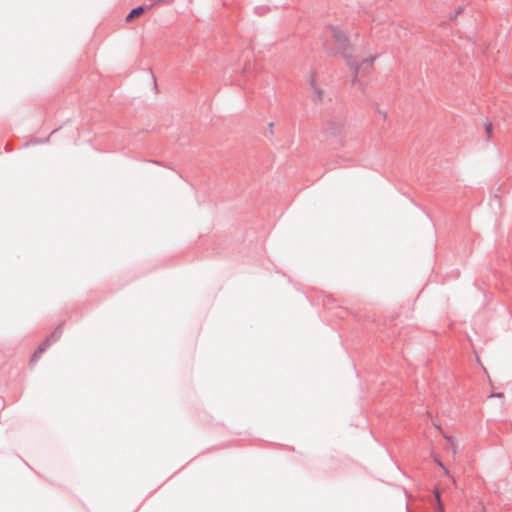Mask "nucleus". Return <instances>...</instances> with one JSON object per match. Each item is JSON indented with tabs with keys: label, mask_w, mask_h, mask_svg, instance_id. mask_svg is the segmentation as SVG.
<instances>
[{
	"label": "nucleus",
	"mask_w": 512,
	"mask_h": 512,
	"mask_svg": "<svg viewBox=\"0 0 512 512\" xmlns=\"http://www.w3.org/2000/svg\"><path fill=\"white\" fill-rule=\"evenodd\" d=\"M479 512H483V511H479Z\"/></svg>",
	"instance_id": "nucleus-13"
},
{
	"label": "nucleus",
	"mask_w": 512,
	"mask_h": 512,
	"mask_svg": "<svg viewBox=\"0 0 512 512\" xmlns=\"http://www.w3.org/2000/svg\"><path fill=\"white\" fill-rule=\"evenodd\" d=\"M173 0H160V2L171 3Z\"/></svg>",
	"instance_id": "nucleus-12"
},
{
	"label": "nucleus",
	"mask_w": 512,
	"mask_h": 512,
	"mask_svg": "<svg viewBox=\"0 0 512 512\" xmlns=\"http://www.w3.org/2000/svg\"><path fill=\"white\" fill-rule=\"evenodd\" d=\"M325 49L331 55L340 54L345 60L347 65L352 70V85L359 83L358 76L367 74L373 66L374 57L365 58L358 64L353 58L354 47L349 42L346 34L335 28H332L331 39L326 43Z\"/></svg>",
	"instance_id": "nucleus-1"
},
{
	"label": "nucleus",
	"mask_w": 512,
	"mask_h": 512,
	"mask_svg": "<svg viewBox=\"0 0 512 512\" xmlns=\"http://www.w3.org/2000/svg\"><path fill=\"white\" fill-rule=\"evenodd\" d=\"M152 8V5H140L133 8L126 16V22H130L133 19L143 15L146 11Z\"/></svg>",
	"instance_id": "nucleus-3"
},
{
	"label": "nucleus",
	"mask_w": 512,
	"mask_h": 512,
	"mask_svg": "<svg viewBox=\"0 0 512 512\" xmlns=\"http://www.w3.org/2000/svg\"><path fill=\"white\" fill-rule=\"evenodd\" d=\"M311 83L314 87V93H315V99L319 102H321L323 100V96H324V91L318 87H315V81L314 79L311 80Z\"/></svg>",
	"instance_id": "nucleus-7"
},
{
	"label": "nucleus",
	"mask_w": 512,
	"mask_h": 512,
	"mask_svg": "<svg viewBox=\"0 0 512 512\" xmlns=\"http://www.w3.org/2000/svg\"><path fill=\"white\" fill-rule=\"evenodd\" d=\"M63 333V325L60 324L58 325L55 330L51 333V335L45 340L44 343H48L49 342V346L56 342L58 339H60L61 335Z\"/></svg>",
	"instance_id": "nucleus-4"
},
{
	"label": "nucleus",
	"mask_w": 512,
	"mask_h": 512,
	"mask_svg": "<svg viewBox=\"0 0 512 512\" xmlns=\"http://www.w3.org/2000/svg\"><path fill=\"white\" fill-rule=\"evenodd\" d=\"M344 127V119L342 117H332L325 124V131L332 135L337 136L342 132Z\"/></svg>",
	"instance_id": "nucleus-2"
},
{
	"label": "nucleus",
	"mask_w": 512,
	"mask_h": 512,
	"mask_svg": "<svg viewBox=\"0 0 512 512\" xmlns=\"http://www.w3.org/2000/svg\"><path fill=\"white\" fill-rule=\"evenodd\" d=\"M503 396V393H495V394H492L490 397H502Z\"/></svg>",
	"instance_id": "nucleus-10"
},
{
	"label": "nucleus",
	"mask_w": 512,
	"mask_h": 512,
	"mask_svg": "<svg viewBox=\"0 0 512 512\" xmlns=\"http://www.w3.org/2000/svg\"><path fill=\"white\" fill-rule=\"evenodd\" d=\"M435 498L437 500L439 512H444V508L442 506V502H441V499H440V492L438 490L435 492Z\"/></svg>",
	"instance_id": "nucleus-8"
},
{
	"label": "nucleus",
	"mask_w": 512,
	"mask_h": 512,
	"mask_svg": "<svg viewBox=\"0 0 512 512\" xmlns=\"http://www.w3.org/2000/svg\"><path fill=\"white\" fill-rule=\"evenodd\" d=\"M269 128H270V132L273 133V130H272L273 129V123L269 124Z\"/></svg>",
	"instance_id": "nucleus-11"
},
{
	"label": "nucleus",
	"mask_w": 512,
	"mask_h": 512,
	"mask_svg": "<svg viewBox=\"0 0 512 512\" xmlns=\"http://www.w3.org/2000/svg\"><path fill=\"white\" fill-rule=\"evenodd\" d=\"M485 131H486V134H487L488 138H491L492 132H493V126H492L491 123H486L485 124Z\"/></svg>",
	"instance_id": "nucleus-9"
},
{
	"label": "nucleus",
	"mask_w": 512,
	"mask_h": 512,
	"mask_svg": "<svg viewBox=\"0 0 512 512\" xmlns=\"http://www.w3.org/2000/svg\"><path fill=\"white\" fill-rule=\"evenodd\" d=\"M49 347V342L48 343H43L35 352L34 354L32 355L31 357V360H30V364L32 363H36L38 361V359L41 357L42 353H44L46 351V349Z\"/></svg>",
	"instance_id": "nucleus-5"
},
{
	"label": "nucleus",
	"mask_w": 512,
	"mask_h": 512,
	"mask_svg": "<svg viewBox=\"0 0 512 512\" xmlns=\"http://www.w3.org/2000/svg\"><path fill=\"white\" fill-rule=\"evenodd\" d=\"M49 347V342L48 343H43L35 352L34 354L32 355L31 357V360H30V364L32 363H36L38 361V359L41 357L42 353H44L46 351V349Z\"/></svg>",
	"instance_id": "nucleus-6"
}]
</instances>
